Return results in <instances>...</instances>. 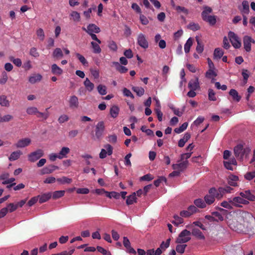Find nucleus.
<instances>
[{
  "mask_svg": "<svg viewBox=\"0 0 255 255\" xmlns=\"http://www.w3.org/2000/svg\"><path fill=\"white\" fill-rule=\"evenodd\" d=\"M218 71L215 67L212 61L208 59V78H212V82H214V78L217 75Z\"/></svg>",
  "mask_w": 255,
  "mask_h": 255,
  "instance_id": "obj_6",
  "label": "nucleus"
},
{
  "mask_svg": "<svg viewBox=\"0 0 255 255\" xmlns=\"http://www.w3.org/2000/svg\"><path fill=\"white\" fill-rule=\"evenodd\" d=\"M193 236L196 237L199 240H204L205 237L203 233H201V231L198 229L194 228L192 229V233Z\"/></svg>",
  "mask_w": 255,
  "mask_h": 255,
  "instance_id": "obj_31",
  "label": "nucleus"
},
{
  "mask_svg": "<svg viewBox=\"0 0 255 255\" xmlns=\"http://www.w3.org/2000/svg\"><path fill=\"white\" fill-rule=\"evenodd\" d=\"M9 60L18 67L21 66L22 62L20 58H14L13 57L10 56L9 57Z\"/></svg>",
  "mask_w": 255,
  "mask_h": 255,
  "instance_id": "obj_53",
  "label": "nucleus"
},
{
  "mask_svg": "<svg viewBox=\"0 0 255 255\" xmlns=\"http://www.w3.org/2000/svg\"><path fill=\"white\" fill-rule=\"evenodd\" d=\"M97 250L99 252H100L101 254H103L104 255H112L111 252L101 247H97Z\"/></svg>",
  "mask_w": 255,
  "mask_h": 255,
  "instance_id": "obj_62",
  "label": "nucleus"
},
{
  "mask_svg": "<svg viewBox=\"0 0 255 255\" xmlns=\"http://www.w3.org/2000/svg\"><path fill=\"white\" fill-rule=\"evenodd\" d=\"M76 56L77 58H78L80 62L82 63V64H83V65H86L88 64V62L87 60L85 59V57L82 55H81L79 53H76Z\"/></svg>",
  "mask_w": 255,
  "mask_h": 255,
  "instance_id": "obj_61",
  "label": "nucleus"
},
{
  "mask_svg": "<svg viewBox=\"0 0 255 255\" xmlns=\"http://www.w3.org/2000/svg\"><path fill=\"white\" fill-rule=\"evenodd\" d=\"M250 151L251 149L250 148L246 147L244 148L242 145H238L234 148V153L236 157L240 160H243L244 158H247Z\"/></svg>",
  "mask_w": 255,
  "mask_h": 255,
  "instance_id": "obj_2",
  "label": "nucleus"
},
{
  "mask_svg": "<svg viewBox=\"0 0 255 255\" xmlns=\"http://www.w3.org/2000/svg\"><path fill=\"white\" fill-rule=\"evenodd\" d=\"M108 47L112 51H117L118 46L116 42L114 41H110L108 42Z\"/></svg>",
  "mask_w": 255,
  "mask_h": 255,
  "instance_id": "obj_57",
  "label": "nucleus"
},
{
  "mask_svg": "<svg viewBox=\"0 0 255 255\" xmlns=\"http://www.w3.org/2000/svg\"><path fill=\"white\" fill-rule=\"evenodd\" d=\"M137 198L135 197V193H132L131 195L127 197L126 200V204L127 205H130L132 204L133 203L136 202Z\"/></svg>",
  "mask_w": 255,
  "mask_h": 255,
  "instance_id": "obj_35",
  "label": "nucleus"
},
{
  "mask_svg": "<svg viewBox=\"0 0 255 255\" xmlns=\"http://www.w3.org/2000/svg\"><path fill=\"white\" fill-rule=\"evenodd\" d=\"M194 204L196 207L200 208H204L206 207V204H207V195L204 196V200L201 199H195Z\"/></svg>",
  "mask_w": 255,
  "mask_h": 255,
  "instance_id": "obj_18",
  "label": "nucleus"
},
{
  "mask_svg": "<svg viewBox=\"0 0 255 255\" xmlns=\"http://www.w3.org/2000/svg\"><path fill=\"white\" fill-rule=\"evenodd\" d=\"M243 14H248L250 11V6L247 0H244L242 2V7L240 8Z\"/></svg>",
  "mask_w": 255,
  "mask_h": 255,
  "instance_id": "obj_28",
  "label": "nucleus"
},
{
  "mask_svg": "<svg viewBox=\"0 0 255 255\" xmlns=\"http://www.w3.org/2000/svg\"><path fill=\"white\" fill-rule=\"evenodd\" d=\"M224 54V51L220 48H216L213 53V58L216 60L220 59Z\"/></svg>",
  "mask_w": 255,
  "mask_h": 255,
  "instance_id": "obj_33",
  "label": "nucleus"
},
{
  "mask_svg": "<svg viewBox=\"0 0 255 255\" xmlns=\"http://www.w3.org/2000/svg\"><path fill=\"white\" fill-rule=\"evenodd\" d=\"M230 95L231 96L232 98L237 102H239L241 99V97L238 94V92L237 91H236L235 89H231L230 91Z\"/></svg>",
  "mask_w": 255,
  "mask_h": 255,
  "instance_id": "obj_36",
  "label": "nucleus"
},
{
  "mask_svg": "<svg viewBox=\"0 0 255 255\" xmlns=\"http://www.w3.org/2000/svg\"><path fill=\"white\" fill-rule=\"evenodd\" d=\"M30 142V139L28 138H22L18 141L16 144V146L17 148H22L29 145Z\"/></svg>",
  "mask_w": 255,
  "mask_h": 255,
  "instance_id": "obj_22",
  "label": "nucleus"
},
{
  "mask_svg": "<svg viewBox=\"0 0 255 255\" xmlns=\"http://www.w3.org/2000/svg\"><path fill=\"white\" fill-rule=\"evenodd\" d=\"M232 190V188L229 186L220 187L217 189V192L219 193L218 197H223L226 193H231Z\"/></svg>",
  "mask_w": 255,
  "mask_h": 255,
  "instance_id": "obj_20",
  "label": "nucleus"
},
{
  "mask_svg": "<svg viewBox=\"0 0 255 255\" xmlns=\"http://www.w3.org/2000/svg\"><path fill=\"white\" fill-rule=\"evenodd\" d=\"M0 105L2 107H8L9 102L7 100L5 95H2L0 96Z\"/></svg>",
  "mask_w": 255,
  "mask_h": 255,
  "instance_id": "obj_39",
  "label": "nucleus"
},
{
  "mask_svg": "<svg viewBox=\"0 0 255 255\" xmlns=\"http://www.w3.org/2000/svg\"><path fill=\"white\" fill-rule=\"evenodd\" d=\"M131 89H132L133 91L136 93L137 95L138 96H142L145 92L143 88L141 87H133Z\"/></svg>",
  "mask_w": 255,
  "mask_h": 255,
  "instance_id": "obj_47",
  "label": "nucleus"
},
{
  "mask_svg": "<svg viewBox=\"0 0 255 255\" xmlns=\"http://www.w3.org/2000/svg\"><path fill=\"white\" fill-rule=\"evenodd\" d=\"M199 87V79L196 78L189 81L188 88L190 89L196 90Z\"/></svg>",
  "mask_w": 255,
  "mask_h": 255,
  "instance_id": "obj_21",
  "label": "nucleus"
},
{
  "mask_svg": "<svg viewBox=\"0 0 255 255\" xmlns=\"http://www.w3.org/2000/svg\"><path fill=\"white\" fill-rule=\"evenodd\" d=\"M187 127H188V123L186 122H185V123H183L182 125H181V126L179 127V128H174V132H175L177 133H180L183 132V131H184L187 128Z\"/></svg>",
  "mask_w": 255,
  "mask_h": 255,
  "instance_id": "obj_44",
  "label": "nucleus"
},
{
  "mask_svg": "<svg viewBox=\"0 0 255 255\" xmlns=\"http://www.w3.org/2000/svg\"><path fill=\"white\" fill-rule=\"evenodd\" d=\"M231 201L235 207H241L243 205H246L249 203L247 199L243 198L242 197L237 196L234 197Z\"/></svg>",
  "mask_w": 255,
  "mask_h": 255,
  "instance_id": "obj_11",
  "label": "nucleus"
},
{
  "mask_svg": "<svg viewBox=\"0 0 255 255\" xmlns=\"http://www.w3.org/2000/svg\"><path fill=\"white\" fill-rule=\"evenodd\" d=\"M112 64L115 65L116 69L117 71L121 74L126 73L128 71V68L125 66H122L118 62H113Z\"/></svg>",
  "mask_w": 255,
  "mask_h": 255,
  "instance_id": "obj_26",
  "label": "nucleus"
},
{
  "mask_svg": "<svg viewBox=\"0 0 255 255\" xmlns=\"http://www.w3.org/2000/svg\"><path fill=\"white\" fill-rule=\"evenodd\" d=\"M71 16L73 18V20L78 22L80 21V13L76 11H73L71 13Z\"/></svg>",
  "mask_w": 255,
  "mask_h": 255,
  "instance_id": "obj_58",
  "label": "nucleus"
},
{
  "mask_svg": "<svg viewBox=\"0 0 255 255\" xmlns=\"http://www.w3.org/2000/svg\"><path fill=\"white\" fill-rule=\"evenodd\" d=\"M170 239H168L166 241V242H162L160 244V248L162 251H165L169 247Z\"/></svg>",
  "mask_w": 255,
  "mask_h": 255,
  "instance_id": "obj_60",
  "label": "nucleus"
},
{
  "mask_svg": "<svg viewBox=\"0 0 255 255\" xmlns=\"http://www.w3.org/2000/svg\"><path fill=\"white\" fill-rule=\"evenodd\" d=\"M52 56L54 58L59 59L63 57V53L60 48H56L55 50L53 51Z\"/></svg>",
  "mask_w": 255,
  "mask_h": 255,
  "instance_id": "obj_40",
  "label": "nucleus"
},
{
  "mask_svg": "<svg viewBox=\"0 0 255 255\" xmlns=\"http://www.w3.org/2000/svg\"><path fill=\"white\" fill-rule=\"evenodd\" d=\"M232 218L229 220V226L232 230L239 232L251 230V224L255 223L252 215L246 212L238 211L231 213Z\"/></svg>",
  "mask_w": 255,
  "mask_h": 255,
  "instance_id": "obj_1",
  "label": "nucleus"
},
{
  "mask_svg": "<svg viewBox=\"0 0 255 255\" xmlns=\"http://www.w3.org/2000/svg\"><path fill=\"white\" fill-rule=\"evenodd\" d=\"M188 163V161L186 160L180 163L173 164L172 165V168L174 170H176L182 172L187 167Z\"/></svg>",
  "mask_w": 255,
  "mask_h": 255,
  "instance_id": "obj_17",
  "label": "nucleus"
},
{
  "mask_svg": "<svg viewBox=\"0 0 255 255\" xmlns=\"http://www.w3.org/2000/svg\"><path fill=\"white\" fill-rule=\"evenodd\" d=\"M98 91L101 95H105L107 94V88L105 86L100 85L98 86Z\"/></svg>",
  "mask_w": 255,
  "mask_h": 255,
  "instance_id": "obj_52",
  "label": "nucleus"
},
{
  "mask_svg": "<svg viewBox=\"0 0 255 255\" xmlns=\"http://www.w3.org/2000/svg\"><path fill=\"white\" fill-rule=\"evenodd\" d=\"M22 152L19 150L12 152L9 157V160L10 161L16 160L19 158Z\"/></svg>",
  "mask_w": 255,
  "mask_h": 255,
  "instance_id": "obj_37",
  "label": "nucleus"
},
{
  "mask_svg": "<svg viewBox=\"0 0 255 255\" xmlns=\"http://www.w3.org/2000/svg\"><path fill=\"white\" fill-rule=\"evenodd\" d=\"M218 194H219V193L217 192V189L215 188H212L209 189L208 191V205L213 204L216 199L219 200L223 197L218 196Z\"/></svg>",
  "mask_w": 255,
  "mask_h": 255,
  "instance_id": "obj_5",
  "label": "nucleus"
},
{
  "mask_svg": "<svg viewBox=\"0 0 255 255\" xmlns=\"http://www.w3.org/2000/svg\"><path fill=\"white\" fill-rule=\"evenodd\" d=\"M106 197H108V198H112V197H113L116 199H118L120 197V194L119 193H117L116 192H108L106 193Z\"/></svg>",
  "mask_w": 255,
  "mask_h": 255,
  "instance_id": "obj_54",
  "label": "nucleus"
},
{
  "mask_svg": "<svg viewBox=\"0 0 255 255\" xmlns=\"http://www.w3.org/2000/svg\"><path fill=\"white\" fill-rule=\"evenodd\" d=\"M104 148L101 150L99 154L100 159H104L107 157V155H111L113 153V147L111 145L107 144L104 145Z\"/></svg>",
  "mask_w": 255,
  "mask_h": 255,
  "instance_id": "obj_10",
  "label": "nucleus"
},
{
  "mask_svg": "<svg viewBox=\"0 0 255 255\" xmlns=\"http://www.w3.org/2000/svg\"><path fill=\"white\" fill-rule=\"evenodd\" d=\"M255 40L251 37L246 35L243 37V44L244 49L247 52L251 51V44L254 43Z\"/></svg>",
  "mask_w": 255,
  "mask_h": 255,
  "instance_id": "obj_12",
  "label": "nucleus"
},
{
  "mask_svg": "<svg viewBox=\"0 0 255 255\" xmlns=\"http://www.w3.org/2000/svg\"><path fill=\"white\" fill-rule=\"evenodd\" d=\"M105 129L104 122H100L96 125L95 128V137L97 139H100L103 135Z\"/></svg>",
  "mask_w": 255,
  "mask_h": 255,
  "instance_id": "obj_9",
  "label": "nucleus"
},
{
  "mask_svg": "<svg viewBox=\"0 0 255 255\" xmlns=\"http://www.w3.org/2000/svg\"><path fill=\"white\" fill-rule=\"evenodd\" d=\"M217 17L215 15L208 16V24L213 26L216 24Z\"/></svg>",
  "mask_w": 255,
  "mask_h": 255,
  "instance_id": "obj_59",
  "label": "nucleus"
},
{
  "mask_svg": "<svg viewBox=\"0 0 255 255\" xmlns=\"http://www.w3.org/2000/svg\"><path fill=\"white\" fill-rule=\"evenodd\" d=\"M65 194L64 190H58L52 193V197L53 199L56 200L60 197H63Z\"/></svg>",
  "mask_w": 255,
  "mask_h": 255,
  "instance_id": "obj_38",
  "label": "nucleus"
},
{
  "mask_svg": "<svg viewBox=\"0 0 255 255\" xmlns=\"http://www.w3.org/2000/svg\"><path fill=\"white\" fill-rule=\"evenodd\" d=\"M174 220L172 221V224L178 226L179 224L182 223L184 222V220L182 219V218L177 215H174L173 216Z\"/></svg>",
  "mask_w": 255,
  "mask_h": 255,
  "instance_id": "obj_49",
  "label": "nucleus"
},
{
  "mask_svg": "<svg viewBox=\"0 0 255 255\" xmlns=\"http://www.w3.org/2000/svg\"><path fill=\"white\" fill-rule=\"evenodd\" d=\"M187 246L185 244H178L176 247V251L178 253L182 254L184 253L185 248Z\"/></svg>",
  "mask_w": 255,
  "mask_h": 255,
  "instance_id": "obj_51",
  "label": "nucleus"
},
{
  "mask_svg": "<svg viewBox=\"0 0 255 255\" xmlns=\"http://www.w3.org/2000/svg\"><path fill=\"white\" fill-rule=\"evenodd\" d=\"M228 36L234 47L239 48L242 46V41L237 34L230 31L228 32Z\"/></svg>",
  "mask_w": 255,
  "mask_h": 255,
  "instance_id": "obj_4",
  "label": "nucleus"
},
{
  "mask_svg": "<svg viewBox=\"0 0 255 255\" xmlns=\"http://www.w3.org/2000/svg\"><path fill=\"white\" fill-rule=\"evenodd\" d=\"M6 208H8L9 212L12 213L17 210V206L13 203H10L7 205Z\"/></svg>",
  "mask_w": 255,
  "mask_h": 255,
  "instance_id": "obj_63",
  "label": "nucleus"
},
{
  "mask_svg": "<svg viewBox=\"0 0 255 255\" xmlns=\"http://www.w3.org/2000/svg\"><path fill=\"white\" fill-rule=\"evenodd\" d=\"M255 177V170L248 172L244 174V178L247 180H251Z\"/></svg>",
  "mask_w": 255,
  "mask_h": 255,
  "instance_id": "obj_50",
  "label": "nucleus"
},
{
  "mask_svg": "<svg viewBox=\"0 0 255 255\" xmlns=\"http://www.w3.org/2000/svg\"><path fill=\"white\" fill-rule=\"evenodd\" d=\"M36 34L37 37H39L41 41H43L45 38V34L44 30L42 28H39L37 30Z\"/></svg>",
  "mask_w": 255,
  "mask_h": 255,
  "instance_id": "obj_56",
  "label": "nucleus"
},
{
  "mask_svg": "<svg viewBox=\"0 0 255 255\" xmlns=\"http://www.w3.org/2000/svg\"><path fill=\"white\" fill-rule=\"evenodd\" d=\"M240 197L247 200L254 201L255 199V196L252 194L250 190H247L240 193Z\"/></svg>",
  "mask_w": 255,
  "mask_h": 255,
  "instance_id": "obj_16",
  "label": "nucleus"
},
{
  "mask_svg": "<svg viewBox=\"0 0 255 255\" xmlns=\"http://www.w3.org/2000/svg\"><path fill=\"white\" fill-rule=\"evenodd\" d=\"M137 44L143 49H146L149 47L148 41L146 38V36L142 33L138 34L137 38Z\"/></svg>",
  "mask_w": 255,
  "mask_h": 255,
  "instance_id": "obj_8",
  "label": "nucleus"
},
{
  "mask_svg": "<svg viewBox=\"0 0 255 255\" xmlns=\"http://www.w3.org/2000/svg\"><path fill=\"white\" fill-rule=\"evenodd\" d=\"M38 199H39V203L40 204L43 203L46 201H47L49 200L50 198L52 197V193H45L41 195H39L38 196Z\"/></svg>",
  "mask_w": 255,
  "mask_h": 255,
  "instance_id": "obj_23",
  "label": "nucleus"
},
{
  "mask_svg": "<svg viewBox=\"0 0 255 255\" xmlns=\"http://www.w3.org/2000/svg\"><path fill=\"white\" fill-rule=\"evenodd\" d=\"M38 112L36 107H30L26 109V112L29 115H36Z\"/></svg>",
  "mask_w": 255,
  "mask_h": 255,
  "instance_id": "obj_48",
  "label": "nucleus"
},
{
  "mask_svg": "<svg viewBox=\"0 0 255 255\" xmlns=\"http://www.w3.org/2000/svg\"><path fill=\"white\" fill-rule=\"evenodd\" d=\"M51 72L53 75H60L63 73V71L57 64H53L51 66Z\"/></svg>",
  "mask_w": 255,
  "mask_h": 255,
  "instance_id": "obj_27",
  "label": "nucleus"
},
{
  "mask_svg": "<svg viewBox=\"0 0 255 255\" xmlns=\"http://www.w3.org/2000/svg\"><path fill=\"white\" fill-rule=\"evenodd\" d=\"M43 155V150L41 149H38L28 155V160L31 162H34Z\"/></svg>",
  "mask_w": 255,
  "mask_h": 255,
  "instance_id": "obj_7",
  "label": "nucleus"
},
{
  "mask_svg": "<svg viewBox=\"0 0 255 255\" xmlns=\"http://www.w3.org/2000/svg\"><path fill=\"white\" fill-rule=\"evenodd\" d=\"M193 41L191 38H189L187 42H186L184 45V51L186 53H187L190 51V47L192 46Z\"/></svg>",
  "mask_w": 255,
  "mask_h": 255,
  "instance_id": "obj_45",
  "label": "nucleus"
},
{
  "mask_svg": "<svg viewBox=\"0 0 255 255\" xmlns=\"http://www.w3.org/2000/svg\"><path fill=\"white\" fill-rule=\"evenodd\" d=\"M82 29L87 33H99L100 32V28L94 24H89L87 28L83 27Z\"/></svg>",
  "mask_w": 255,
  "mask_h": 255,
  "instance_id": "obj_13",
  "label": "nucleus"
},
{
  "mask_svg": "<svg viewBox=\"0 0 255 255\" xmlns=\"http://www.w3.org/2000/svg\"><path fill=\"white\" fill-rule=\"evenodd\" d=\"M191 233L187 230H184L178 235V236L176 240V243L178 244H185L189 242L190 240V235Z\"/></svg>",
  "mask_w": 255,
  "mask_h": 255,
  "instance_id": "obj_3",
  "label": "nucleus"
},
{
  "mask_svg": "<svg viewBox=\"0 0 255 255\" xmlns=\"http://www.w3.org/2000/svg\"><path fill=\"white\" fill-rule=\"evenodd\" d=\"M238 180L239 177L238 176L231 175L228 177V183L232 186H237Z\"/></svg>",
  "mask_w": 255,
  "mask_h": 255,
  "instance_id": "obj_25",
  "label": "nucleus"
},
{
  "mask_svg": "<svg viewBox=\"0 0 255 255\" xmlns=\"http://www.w3.org/2000/svg\"><path fill=\"white\" fill-rule=\"evenodd\" d=\"M42 76L41 74H33L29 78V82L31 84L36 83L37 82H39L41 80Z\"/></svg>",
  "mask_w": 255,
  "mask_h": 255,
  "instance_id": "obj_30",
  "label": "nucleus"
},
{
  "mask_svg": "<svg viewBox=\"0 0 255 255\" xmlns=\"http://www.w3.org/2000/svg\"><path fill=\"white\" fill-rule=\"evenodd\" d=\"M7 80V76L6 73L4 72L2 73L1 77L0 78V84L4 85Z\"/></svg>",
  "mask_w": 255,
  "mask_h": 255,
  "instance_id": "obj_64",
  "label": "nucleus"
},
{
  "mask_svg": "<svg viewBox=\"0 0 255 255\" xmlns=\"http://www.w3.org/2000/svg\"><path fill=\"white\" fill-rule=\"evenodd\" d=\"M48 108L46 109L45 111L46 112L44 113H42L40 112H38L36 114L37 117L38 118H41L44 120H46L49 117V113L48 112Z\"/></svg>",
  "mask_w": 255,
  "mask_h": 255,
  "instance_id": "obj_42",
  "label": "nucleus"
},
{
  "mask_svg": "<svg viewBox=\"0 0 255 255\" xmlns=\"http://www.w3.org/2000/svg\"><path fill=\"white\" fill-rule=\"evenodd\" d=\"M79 103L78 98L75 95H72L70 97L69 100V106L71 109H78L79 107Z\"/></svg>",
  "mask_w": 255,
  "mask_h": 255,
  "instance_id": "obj_14",
  "label": "nucleus"
},
{
  "mask_svg": "<svg viewBox=\"0 0 255 255\" xmlns=\"http://www.w3.org/2000/svg\"><path fill=\"white\" fill-rule=\"evenodd\" d=\"M84 85L88 92H92L95 87L94 84L88 78L84 81Z\"/></svg>",
  "mask_w": 255,
  "mask_h": 255,
  "instance_id": "obj_34",
  "label": "nucleus"
},
{
  "mask_svg": "<svg viewBox=\"0 0 255 255\" xmlns=\"http://www.w3.org/2000/svg\"><path fill=\"white\" fill-rule=\"evenodd\" d=\"M120 109L117 106H112L110 109V115L113 118H116L119 115Z\"/></svg>",
  "mask_w": 255,
  "mask_h": 255,
  "instance_id": "obj_32",
  "label": "nucleus"
},
{
  "mask_svg": "<svg viewBox=\"0 0 255 255\" xmlns=\"http://www.w3.org/2000/svg\"><path fill=\"white\" fill-rule=\"evenodd\" d=\"M123 245L126 248L128 253L133 255L136 254V252L134 249L130 247L129 240L128 239L127 237H123Z\"/></svg>",
  "mask_w": 255,
  "mask_h": 255,
  "instance_id": "obj_15",
  "label": "nucleus"
},
{
  "mask_svg": "<svg viewBox=\"0 0 255 255\" xmlns=\"http://www.w3.org/2000/svg\"><path fill=\"white\" fill-rule=\"evenodd\" d=\"M91 44L92 45L93 50H94V51H93V52H94V53L99 54L101 52V48H100V47L99 45V44L98 43H97L94 41H92L91 43Z\"/></svg>",
  "mask_w": 255,
  "mask_h": 255,
  "instance_id": "obj_41",
  "label": "nucleus"
},
{
  "mask_svg": "<svg viewBox=\"0 0 255 255\" xmlns=\"http://www.w3.org/2000/svg\"><path fill=\"white\" fill-rule=\"evenodd\" d=\"M231 200V199L229 200V201H223L221 203V206L229 210L232 209V206L234 205L232 204Z\"/></svg>",
  "mask_w": 255,
  "mask_h": 255,
  "instance_id": "obj_46",
  "label": "nucleus"
},
{
  "mask_svg": "<svg viewBox=\"0 0 255 255\" xmlns=\"http://www.w3.org/2000/svg\"><path fill=\"white\" fill-rule=\"evenodd\" d=\"M29 54L34 58H37L39 56L40 54L37 51L36 47H33L29 50Z\"/></svg>",
  "mask_w": 255,
  "mask_h": 255,
  "instance_id": "obj_55",
  "label": "nucleus"
},
{
  "mask_svg": "<svg viewBox=\"0 0 255 255\" xmlns=\"http://www.w3.org/2000/svg\"><path fill=\"white\" fill-rule=\"evenodd\" d=\"M70 152V149L68 147H63L61 149L59 154V159H61L66 157L67 154Z\"/></svg>",
  "mask_w": 255,
  "mask_h": 255,
  "instance_id": "obj_29",
  "label": "nucleus"
},
{
  "mask_svg": "<svg viewBox=\"0 0 255 255\" xmlns=\"http://www.w3.org/2000/svg\"><path fill=\"white\" fill-rule=\"evenodd\" d=\"M57 181L61 184H64L66 183L69 184L72 183V180L71 179L68 178L66 176H63L61 178H57L56 179Z\"/></svg>",
  "mask_w": 255,
  "mask_h": 255,
  "instance_id": "obj_43",
  "label": "nucleus"
},
{
  "mask_svg": "<svg viewBox=\"0 0 255 255\" xmlns=\"http://www.w3.org/2000/svg\"><path fill=\"white\" fill-rule=\"evenodd\" d=\"M222 220H223V217L220 213L217 212H213L211 216H208V221H219Z\"/></svg>",
  "mask_w": 255,
  "mask_h": 255,
  "instance_id": "obj_24",
  "label": "nucleus"
},
{
  "mask_svg": "<svg viewBox=\"0 0 255 255\" xmlns=\"http://www.w3.org/2000/svg\"><path fill=\"white\" fill-rule=\"evenodd\" d=\"M58 169V166L56 165H49L45 167L41 170V174H49L52 173L55 170Z\"/></svg>",
  "mask_w": 255,
  "mask_h": 255,
  "instance_id": "obj_19",
  "label": "nucleus"
}]
</instances>
